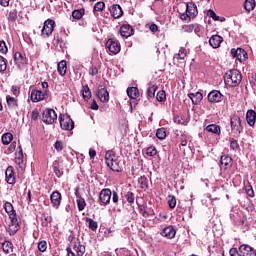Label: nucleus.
Here are the masks:
<instances>
[{
	"instance_id": "obj_1",
	"label": "nucleus",
	"mask_w": 256,
	"mask_h": 256,
	"mask_svg": "<svg viewBox=\"0 0 256 256\" xmlns=\"http://www.w3.org/2000/svg\"><path fill=\"white\" fill-rule=\"evenodd\" d=\"M241 72L238 70H230L224 75V81L228 87H237L241 83Z\"/></svg>"
},
{
	"instance_id": "obj_2",
	"label": "nucleus",
	"mask_w": 256,
	"mask_h": 256,
	"mask_svg": "<svg viewBox=\"0 0 256 256\" xmlns=\"http://www.w3.org/2000/svg\"><path fill=\"white\" fill-rule=\"evenodd\" d=\"M59 121L61 129L64 131H73V129H75V122H73L71 116L67 114H60Z\"/></svg>"
},
{
	"instance_id": "obj_3",
	"label": "nucleus",
	"mask_w": 256,
	"mask_h": 256,
	"mask_svg": "<svg viewBox=\"0 0 256 256\" xmlns=\"http://www.w3.org/2000/svg\"><path fill=\"white\" fill-rule=\"evenodd\" d=\"M42 121L46 125H53L57 121V112L54 109H46L42 114Z\"/></svg>"
},
{
	"instance_id": "obj_4",
	"label": "nucleus",
	"mask_w": 256,
	"mask_h": 256,
	"mask_svg": "<svg viewBox=\"0 0 256 256\" xmlns=\"http://www.w3.org/2000/svg\"><path fill=\"white\" fill-rule=\"evenodd\" d=\"M55 29V21L48 19L44 22L43 28L41 30L42 37H51Z\"/></svg>"
},
{
	"instance_id": "obj_5",
	"label": "nucleus",
	"mask_w": 256,
	"mask_h": 256,
	"mask_svg": "<svg viewBox=\"0 0 256 256\" xmlns=\"http://www.w3.org/2000/svg\"><path fill=\"white\" fill-rule=\"evenodd\" d=\"M68 248H71V251H75L77 253V256H83L85 255V245L81 244V241L77 238H73L70 242V246Z\"/></svg>"
},
{
	"instance_id": "obj_6",
	"label": "nucleus",
	"mask_w": 256,
	"mask_h": 256,
	"mask_svg": "<svg viewBox=\"0 0 256 256\" xmlns=\"http://www.w3.org/2000/svg\"><path fill=\"white\" fill-rule=\"evenodd\" d=\"M124 163L115 156L113 160H109L107 167H109L112 171H116V173H121L123 171Z\"/></svg>"
},
{
	"instance_id": "obj_7",
	"label": "nucleus",
	"mask_w": 256,
	"mask_h": 256,
	"mask_svg": "<svg viewBox=\"0 0 256 256\" xmlns=\"http://www.w3.org/2000/svg\"><path fill=\"white\" fill-rule=\"evenodd\" d=\"M230 125L232 131H236V133L241 134L243 131V127L241 126V118L237 115L231 117Z\"/></svg>"
},
{
	"instance_id": "obj_8",
	"label": "nucleus",
	"mask_w": 256,
	"mask_h": 256,
	"mask_svg": "<svg viewBox=\"0 0 256 256\" xmlns=\"http://www.w3.org/2000/svg\"><path fill=\"white\" fill-rule=\"evenodd\" d=\"M231 55L232 57L240 61V63H243V61L247 60V52L242 48H238V49L232 48Z\"/></svg>"
},
{
	"instance_id": "obj_9",
	"label": "nucleus",
	"mask_w": 256,
	"mask_h": 256,
	"mask_svg": "<svg viewBox=\"0 0 256 256\" xmlns=\"http://www.w3.org/2000/svg\"><path fill=\"white\" fill-rule=\"evenodd\" d=\"M112 192L109 188L102 189L99 194V200L103 205H109L111 203Z\"/></svg>"
},
{
	"instance_id": "obj_10",
	"label": "nucleus",
	"mask_w": 256,
	"mask_h": 256,
	"mask_svg": "<svg viewBox=\"0 0 256 256\" xmlns=\"http://www.w3.org/2000/svg\"><path fill=\"white\" fill-rule=\"evenodd\" d=\"M25 155H23V148L19 146V151L15 153V163L21 171L25 169Z\"/></svg>"
},
{
	"instance_id": "obj_11",
	"label": "nucleus",
	"mask_w": 256,
	"mask_h": 256,
	"mask_svg": "<svg viewBox=\"0 0 256 256\" xmlns=\"http://www.w3.org/2000/svg\"><path fill=\"white\" fill-rule=\"evenodd\" d=\"M47 97V91H41V90H32L30 99L33 101V103H39V101H43Z\"/></svg>"
},
{
	"instance_id": "obj_12",
	"label": "nucleus",
	"mask_w": 256,
	"mask_h": 256,
	"mask_svg": "<svg viewBox=\"0 0 256 256\" xmlns=\"http://www.w3.org/2000/svg\"><path fill=\"white\" fill-rule=\"evenodd\" d=\"M106 47L110 51V53H113V55H117V53L121 51V46L113 39H109L106 42Z\"/></svg>"
},
{
	"instance_id": "obj_13",
	"label": "nucleus",
	"mask_w": 256,
	"mask_h": 256,
	"mask_svg": "<svg viewBox=\"0 0 256 256\" xmlns=\"http://www.w3.org/2000/svg\"><path fill=\"white\" fill-rule=\"evenodd\" d=\"M208 101L210 103H221L223 101V94L217 90H213L208 94Z\"/></svg>"
},
{
	"instance_id": "obj_14",
	"label": "nucleus",
	"mask_w": 256,
	"mask_h": 256,
	"mask_svg": "<svg viewBox=\"0 0 256 256\" xmlns=\"http://www.w3.org/2000/svg\"><path fill=\"white\" fill-rule=\"evenodd\" d=\"M239 251L242 254V256H256L255 249L247 244H242L239 247Z\"/></svg>"
},
{
	"instance_id": "obj_15",
	"label": "nucleus",
	"mask_w": 256,
	"mask_h": 256,
	"mask_svg": "<svg viewBox=\"0 0 256 256\" xmlns=\"http://www.w3.org/2000/svg\"><path fill=\"white\" fill-rule=\"evenodd\" d=\"M96 95L102 103H107V101H109V92L107 89L103 88V86L98 87Z\"/></svg>"
},
{
	"instance_id": "obj_16",
	"label": "nucleus",
	"mask_w": 256,
	"mask_h": 256,
	"mask_svg": "<svg viewBox=\"0 0 256 256\" xmlns=\"http://www.w3.org/2000/svg\"><path fill=\"white\" fill-rule=\"evenodd\" d=\"M10 223L8 225L7 231L9 235H15L19 229V220L16 218H10Z\"/></svg>"
},
{
	"instance_id": "obj_17",
	"label": "nucleus",
	"mask_w": 256,
	"mask_h": 256,
	"mask_svg": "<svg viewBox=\"0 0 256 256\" xmlns=\"http://www.w3.org/2000/svg\"><path fill=\"white\" fill-rule=\"evenodd\" d=\"M5 179L8 185H15V172L13 166H9L5 171Z\"/></svg>"
},
{
	"instance_id": "obj_18",
	"label": "nucleus",
	"mask_w": 256,
	"mask_h": 256,
	"mask_svg": "<svg viewBox=\"0 0 256 256\" xmlns=\"http://www.w3.org/2000/svg\"><path fill=\"white\" fill-rule=\"evenodd\" d=\"M109 11L110 15H112L114 19H119L120 17H123V9H121V6L118 4L112 5Z\"/></svg>"
},
{
	"instance_id": "obj_19",
	"label": "nucleus",
	"mask_w": 256,
	"mask_h": 256,
	"mask_svg": "<svg viewBox=\"0 0 256 256\" xmlns=\"http://www.w3.org/2000/svg\"><path fill=\"white\" fill-rule=\"evenodd\" d=\"M50 201L52 203V207L54 209H57L58 207L61 206V193L58 191H54L51 196H50Z\"/></svg>"
},
{
	"instance_id": "obj_20",
	"label": "nucleus",
	"mask_w": 256,
	"mask_h": 256,
	"mask_svg": "<svg viewBox=\"0 0 256 256\" xmlns=\"http://www.w3.org/2000/svg\"><path fill=\"white\" fill-rule=\"evenodd\" d=\"M120 35L121 37H125V39L131 37L133 35V27L129 24H124L120 27Z\"/></svg>"
},
{
	"instance_id": "obj_21",
	"label": "nucleus",
	"mask_w": 256,
	"mask_h": 256,
	"mask_svg": "<svg viewBox=\"0 0 256 256\" xmlns=\"http://www.w3.org/2000/svg\"><path fill=\"white\" fill-rule=\"evenodd\" d=\"M186 12L191 17V19H195L197 15L199 14V11L197 10V5L190 3L186 5Z\"/></svg>"
},
{
	"instance_id": "obj_22",
	"label": "nucleus",
	"mask_w": 256,
	"mask_h": 256,
	"mask_svg": "<svg viewBox=\"0 0 256 256\" xmlns=\"http://www.w3.org/2000/svg\"><path fill=\"white\" fill-rule=\"evenodd\" d=\"M209 43H210L211 47H213V49H218V47H221V43H223V37H221L219 35H213L209 39Z\"/></svg>"
},
{
	"instance_id": "obj_23",
	"label": "nucleus",
	"mask_w": 256,
	"mask_h": 256,
	"mask_svg": "<svg viewBox=\"0 0 256 256\" xmlns=\"http://www.w3.org/2000/svg\"><path fill=\"white\" fill-rule=\"evenodd\" d=\"M176 231L173 226H168L164 228L161 232L162 237H166V239H173L175 237Z\"/></svg>"
},
{
	"instance_id": "obj_24",
	"label": "nucleus",
	"mask_w": 256,
	"mask_h": 256,
	"mask_svg": "<svg viewBox=\"0 0 256 256\" xmlns=\"http://www.w3.org/2000/svg\"><path fill=\"white\" fill-rule=\"evenodd\" d=\"M4 209L9 215V219H14L17 217V213L15 212V208H13V204H11V202H6L4 204Z\"/></svg>"
},
{
	"instance_id": "obj_25",
	"label": "nucleus",
	"mask_w": 256,
	"mask_h": 256,
	"mask_svg": "<svg viewBox=\"0 0 256 256\" xmlns=\"http://www.w3.org/2000/svg\"><path fill=\"white\" fill-rule=\"evenodd\" d=\"M246 121L250 127H253L255 125L256 121V112L255 110H248L246 113Z\"/></svg>"
},
{
	"instance_id": "obj_26",
	"label": "nucleus",
	"mask_w": 256,
	"mask_h": 256,
	"mask_svg": "<svg viewBox=\"0 0 256 256\" xmlns=\"http://www.w3.org/2000/svg\"><path fill=\"white\" fill-rule=\"evenodd\" d=\"M231 157L229 156H221L220 165L222 169H231Z\"/></svg>"
},
{
	"instance_id": "obj_27",
	"label": "nucleus",
	"mask_w": 256,
	"mask_h": 256,
	"mask_svg": "<svg viewBox=\"0 0 256 256\" xmlns=\"http://www.w3.org/2000/svg\"><path fill=\"white\" fill-rule=\"evenodd\" d=\"M57 71L61 77H64V75L67 74V61L62 60L58 63Z\"/></svg>"
},
{
	"instance_id": "obj_28",
	"label": "nucleus",
	"mask_w": 256,
	"mask_h": 256,
	"mask_svg": "<svg viewBox=\"0 0 256 256\" xmlns=\"http://www.w3.org/2000/svg\"><path fill=\"white\" fill-rule=\"evenodd\" d=\"M6 102L10 109H17L19 107V104L17 102V98L11 97L9 95L6 96Z\"/></svg>"
},
{
	"instance_id": "obj_29",
	"label": "nucleus",
	"mask_w": 256,
	"mask_h": 256,
	"mask_svg": "<svg viewBox=\"0 0 256 256\" xmlns=\"http://www.w3.org/2000/svg\"><path fill=\"white\" fill-rule=\"evenodd\" d=\"M139 213L140 215H142V217H144L145 219H147V217H153V215H155V212L153 210H147L145 209V206H139Z\"/></svg>"
},
{
	"instance_id": "obj_30",
	"label": "nucleus",
	"mask_w": 256,
	"mask_h": 256,
	"mask_svg": "<svg viewBox=\"0 0 256 256\" xmlns=\"http://www.w3.org/2000/svg\"><path fill=\"white\" fill-rule=\"evenodd\" d=\"M127 95L130 99H137L139 97V89L137 87H130L127 89Z\"/></svg>"
},
{
	"instance_id": "obj_31",
	"label": "nucleus",
	"mask_w": 256,
	"mask_h": 256,
	"mask_svg": "<svg viewBox=\"0 0 256 256\" xmlns=\"http://www.w3.org/2000/svg\"><path fill=\"white\" fill-rule=\"evenodd\" d=\"M189 97H190L192 103L194 105H197V104L201 103V100L203 99V94H201L200 92H198L196 94L191 93V94H189Z\"/></svg>"
},
{
	"instance_id": "obj_32",
	"label": "nucleus",
	"mask_w": 256,
	"mask_h": 256,
	"mask_svg": "<svg viewBox=\"0 0 256 256\" xmlns=\"http://www.w3.org/2000/svg\"><path fill=\"white\" fill-rule=\"evenodd\" d=\"M206 131L219 135V133H221V127H219L217 124H210L206 127Z\"/></svg>"
},
{
	"instance_id": "obj_33",
	"label": "nucleus",
	"mask_w": 256,
	"mask_h": 256,
	"mask_svg": "<svg viewBox=\"0 0 256 256\" xmlns=\"http://www.w3.org/2000/svg\"><path fill=\"white\" fill-rule=\"evenodd\" d=\"M2 247V251H4V253H12L13 252V244L10 241H4L1 244Z\"/></svg>"
},
{
	"instance_id": "obj_34",
	"label": "nucleus",
	"mask_w": 256,
	"mask_h": 256,
	"mask_svg": "<svg viewBox=\"0 0 256 256\" xmlns=\"http://www.w3.org/2000/svg\"><path fill=\"white\" fill-rule=\"evenodd\" d=\"M255 5H256L255 0H246L244 3V9L249 13L253 11V9H255Z\"/></svg>"
},
{
	"instance_id": "obj_35",
	"label": "nucleus",
	"mask_w": 256,
	"mask_h": 256,
	"mask_svg": "<svg viewBox=\"0 0 256 256\" xmlns=\"http://www.w3.org/2000/svg\"><path fill=\"white\" fill-rule=\"evenodd\" d=\"M13 141V134L7 132L2 135V143L3 145H9Z\"/></svg>"
},
{
	"instance_id": "obj_36",
	"label": "nucleus",
	"mask_w": 256,
	"mask_h": 256,
	"mask_svg": "<svg viewBox=\"0 0 256 256\" xmlns=\"http://www.w3.org/2000/svg\"><path fill=\"white\" fill-rule=\"evenodd\" d=\"M82 97L85 99V101H88V99H91V89H89V86L85 85L82 88Z\"/></svg>"
},
{
	"instance_id": "obj_37",
	"label": "nucleus",
	"mask_w": 256,
	"mask_h": 256,
	"mask_svg": "<svg viewBox=\"0 0 256 256\" xmlns=\"http://www.w3.org/2000/svg\"><path fill=\"white\" fill-rule=\"evenodd\" d=\"M185 57H187V49L183 47H181L179 52L174 55V59H177V61H179V59H185Z\"/></svg>"
},
{
	"instance_id": "obj_38",
	"label": "nucleus",
	"mask_w": 256,
	"mask_h": 256,
	"mask_svg": "<svg viewBox=\"0 0 256 256\" xmlns=\"http://www.w3.org/2000/svg\"><path fill=\"white\" fill-rule=\"evenodd\" d=\"M86 222L88 223V227L89 229H91V231H97V228L99 227V225L97 224V221L91 218H86Z\"/></svg>"
},
{
	"instance_id": "obj_39",
	"label": "nucleus",
	"mask_w": 256,
	"mask_h": 256,
	"mask_svg": "<svg viewBox=\"0 0 256 256\" xmlns=\"http://www.w3.org/2000/svg\"><path fill=\"white\" fill-rule=\"evenodd\" d=\"M207 15H208L209 17H211V19H213V21H221V23H223V21H225V18L219 17V16L215 13V11H213V10H211V9L208 10Z\"/></svg>"
},
{
	"instance_id": "obj_40",
	"label": "nucleus",
	"mask_w": 256,
	"mask_h": 256,
	"mask_svg": "<svg viewBox=\"0 0 256 256\" xmlns=\"http://www.w3.org/2000/svg\"><path fill=\"white\" fill-rule=\"evenodd\" d=\"M156 137L157 139H160L161 141L167 137V132L165 131V128H159L156 131Z\"/></svg>"
},
{
	"instance_id": "obj_41",
	"label": "nucleus",
	"mask_w": 256,
	"mask_h": 256,
	"mask_svg": "<svg viewBox=\"0 0 256 256\" xmlns=\"http://www.w3.org/2000/svg\"><path fill=\"white\" fill-rule=\"evenodd\" d=\"M85 15V9H80V10H74L72 12V17L73 19H81Z\"/></svg>"
},
{
	"instance_id": "obj_42",
	"label": "nucleus",
	"mask_w": 256,
	"mask_h": 256,
	"mask_svg": "<svg viewBox=\"0 0 256 256\" xmlns=\"http://www.w3.org/2000/svg\"><path fill=\"white\" fill-rule=\"evenodd\" d=\"M14 60L17 63V65L25 63V60L23 59V55L21 54V52H16L14 54Z\"/></svg>"
},
{
	"instance_id": "obj_43",
	"label": "nucleus",
	"mask_w": 256,
	"mask_h": 256,
	"mask_svg": "<svg viewBox=\"0 0 256 256\" xmlns=\"http://www.w3.org/2000/svg\"><path fill=\"white\" fill-rule=\"evenodd\" d=\"M76 203L78 205V209L79 211H83V209H85L87 203L85 202V199L84 198H81L79 197L77 200H76Z\"/></svg>"
},
{
	"instance_id": "obj_44",
	"label": "nucleus",
	"mask_w": 256,
	"mask_h": 256,
	"mask_svg": "<svg viewBox=\"0 0 256 256\" xmlns=\"http://www.w3.org/2000/svg\"><path fill=\"white\" fill-rule=\"evenodd\" d=\"M157 91V85H152L148 88L147 90V95L148 97H150L151 99H153L155 97V92Z\"/></svg>"
},
{
	"instance_id": "obj_45",
	"label": "nucleus",
	"mask_w": 256,
	"mask_h": 256,
	"mask_svg": "<svg viewBox=\"0 0 256 256\" xmlns=\"http://www.w3.org/2000/svg\"><path fill=\"white\" fill-rule=\"evenodd\" d=\"M156 99L157 101L162 103V101H165L167 99V94L165 93V91L161 90L157 93Z\"/></svg>"
},
{
	"instance_id": "obj_46",
	"label": "nucleus",
	"mask_w": 256,
	"mask_h": 256,
	"mask_svg": "<svg viewBox=\"0 0 256 256\" xmlns=\"http://www.w3.org/2000/svg\"><path fill=\"white\" fill-rule=\"evenodd\" d=\"M103 9H105V2H97L95 5H94V9L93 11H97L99 13H101V11H103Z\"/></svg>"
},
{
	"instance_id": "obj_47",
	"label": "nucleus",
	"mask_w": 256,
	"mask_h": 256,
	"mask_svg": "<svg viewBox=\"0 0 256 256\" xmlns=\"http://www.w3.org/2000/svg\"><path fill=\"white\" fill-rule=\"evenodd\" d=\"M38 250L41 251V253H45L47 251V241L42 240L38 243Z\"/></svg>"
},
{
	"instance_id": "obj_48",
	"label": "nucleus",
	"mask_w": 256,
	"mask_h": 256,
	"mask_svg": "<svg viewBox=\"0 0 256 256\" xmlns=\"http://www.w3.org/2000/svg\"><path fill=\"white\" fill-rule=\"evenodd\" d=\"M146 155H148V157H155V155H157V149L155 147H148L146 150Z\"/></svg>"
},
{
	"instance_id": "obj_49",
	"label": "nucleus",
	"mask_w": 256,
	"mask_h": 256,
	"mask_svg": "<svg viewBox=\"0 0 256 256\" xmlns=\"http://www.w3.org/2000/svg\"><path fill=\"white\" fill-rule=\"evenodd\" d=\"M168 205L170 209H175V207L177 206V199L175 198V196L170 197V199L168 200Z\"/></svg>"
},
{
	"instance_id": "obj_50",
	"label": "nucleus",
	"mask_w": 256,
	"mask_h": 256,
	"mask_svg": "<svg viewBox=\"0 0 256 256\" xmlns=\"http://www.w3.org/2000/svg\"><path fill=\"white\" fill-rule=\"evenodd\" d=\"M126 200L128 203H135V194L133 192H127L126 194Z\"/></svg>"
},
{
	"instance_id": "obj_51",
	"label": "nucleus",
	"mask_w": 256,
	"mask_h": 256,
	"mask_svg": "<svg viewBox=\"0 0 256 256\" xmlns=\"http://www.w3.org/2000/svg\"><path fill=\"white\" fill-rule=\"evenodd\" d=\"M138 183H140L141 189H147V187H148L147 186V178H145V177L139 178Z\"/></svg>"
},
{
	"instance_id": "obj_52",
	"label": "nucleus",
	"mask_w": 256,
	"mask_h": 256,
	"mask_svg": "<svg viewBox=\"0 0 256 256\" xmlns=\"http://www.w3.org/2000/svg\"><path fill=\"white\" fill-rule=\"evenodd\" d=\"M7 70V63L5 62V58L3 56H0V71H6Z\"/></svg>"
},
{
	"instance_id": "obj_53",
	"label": "nucleus",
	"mask_w": 256,
	"mask_h": 256,
	"mask_svg": "<svg viewBox=\"0 0 256 256\" xmlns=\"http://www.w3.org/2000/svg\"><path fill=\"white\" fill-rule=\"evenodd\" d=\"M115 157L116 156L113 155L112 152H107L105 154L106 165H109V161H113Z\"/></svg>"
},
{
	"instance_id": "obj_54",
	"label": "nucleus",
	"mask_w": 256,
	"mask_h": 256,
	"mask_svg": "<svg viewBox=\"0 0 256 256\" xmlns=\"http://www.w3.org/2000/svg\"><path fill=\"white\" fill-rule=\"evenodd\" d=\"M246 194L248 197H255V191H253V187L251 185L246 186Z\"/></svg>"
},
{
	"instance_id": "obj_55",
	"label": "nucleus",
	"mask_w": 256,
	"mask_h": 256,
	"mask_svg": "<svg viewBox=\"0 0 256 256\" xmlns=\"http://www.w3.org/2000/svg\"><path fill=\"white\" fill-rule=\"evenodd\" d=\"M54 149H56V151H63V142L56 141L54 144Z\"/></svg>"
},
{
	"instance_id": "obj_56",
	"label": "nucleus",
	"mask_w": 256,
	"mask_h": 256,
	"mask_svg": "<svg viewBox=\"0 0 256 256\" xmlns=\"http://www.w3.org/2000/svg\"><path fill=\"white\" fill-rule=\"evenodd\" d=\"M7 44L4 41H0V53H7Z\"/></svg>"
},
{
	"instance_id": "obj_57",
	"label": "nucleus",
	"mask_w": 256,
	"mask_h": 256,
	"mask_svg": "<svg viewBox=\"0 0 256 256\" xmlns=\"http://www.w3.org/2000/svg\"><path fill=\"white\" fill-rule=\"evenodd\" d=\"M239 148V143L237 142V140L232 139L230 142V149H238Z\"/></svg>"
},
{
	"instance_id": "obj_58",
	"label": "nucleus",
	"mask_w": 256,
	"mask_h": 256,
	"mask_svg": "<svg viewBox=\"0 0 256 256\" xmlns=\"http://www.w3.org/2000/svg\"><path fill=\"white\" fill-rule=\"evenodd\" d=\"M97 73H99V69H97V67L92 66V67L89 69V75L95 76V75H97Z\"/></svg>"
},
{
	"instance_id": "obj_59",
	"label": "nucleus",
	"mask_w": 256,
	"mask_h": 256,
	"mask_svg": "<svg viewBox=\"0 0 256 256\" xmlns=\"http://www.w3.org/2000/svg\"><path fill=\"white\" fill-rule=\"evenodd\" d=\"M230 256H242L241 253H239V250L237 248L230 249Z\"/></svg>"
},
{
	"instance_id": "obj_60",
	"label": "nucleus",
	"mask_w": 256,
	"mask_h": 256,
	"mask_svg": "<svg viewBox=\"0 0 256 256\" xmlns=\"http://www.w3.org/2000/svg\"><path fill=\"white\" fill-rule=\"evenodd\" d=\"M180 19L182 21H191V16H189V14L186 12L185 14L180 15Z\"/></svg>"
},
{
	"instance_id": "obj_61",
	"label": "nucleus",
	"mask_w": 256,
	"mask_h": 256,
	"mask_svg": "<svg viewBox=\"0 0 256 256\" xmlns=\"http://www.w3.org/2000/svg\"><path fill=\"white\" fill-rule=\"evenodd\" d=\"M51 221H53V218L51 216H44L43 225H45V227H47V225H49V223H51Z\"/></svg>"
},
{
	"instance_id": "obj_62",
	"label": "nucleus",
	"mask_w": 256,
	"mask_h": 256,
	"mask_svg": "<svg viewBox=\"0 0 256 256\" xmlns=\"http://www.w3.org/2000/svg\"><path fill=\"white\" fill-rule=\"evenodd\" d=\"M180 141H181V145H182V147H187V136H185V135H182L181 137H180Z\"/></svg>"
},
{
	"instance_id": "obj_63",
	"label": "nucleus",
	"mask_w": 256,
	"mask_h": 256,
	"mask_svg": "<svg viewBox=\"0 0 256 256\" xmlns=\"http://www.w3.org/2000/svg\"><path fill=\"white\" fill-rule=\"evenodd\" d=\"M15 19H17V13L10 12L9 15H8V20L9 21H15Z\"/></svg>"
},
{
	"instance_id": "obj_64",
	"label": "nucleus",
	"mask_w": 256,
	"mask_h": 256,
	"mask_svg": "<svg viewBox=\"0 0 256 256\" xmlns=\"http://www.w3.org/2000/svg\"><path fill=\"white\" fill-rule=\"evenodd\" d=\"M11 91H12L13 95L17 96L20 93V88H19V86H12Z\"/></svg>"
}]
</instances>
